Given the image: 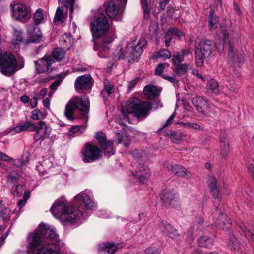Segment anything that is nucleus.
I'll return each instance as SVG.
<instances>
[{
	"mask_svg": "<svg viewBox=\"0 0 254 254\" xmlns=\"http://www.w3.org/2000/svg\"><path fill=\"white\" fill-rule=\"evenodd\" d=\"M90 30L94 38H101L99 45L95 44L94 50L98 51L99 57H105L109 50V45L116 38L115 28H110L107 17L100 14L90 23Z\"/></svg>",
	"mask_w": 254,
	"mask_h": 254,
	"instance_id": "obj_1",
	"label": "nucleus"
},
{
	"mask_svg": "<svg viewBox=\"0 0 254 254\" xmlns=\"http://www.w3.org/2000/svg\"><path fill=\"white\" fill-rule=\"evenodd\" d=\"M75 204L77 208L71 207L63 214L61 220L73 224H79L88 216L87 211L93 210L96 208V204L91 198L90 190H85L73 198Z\"/></svg>",
	"mask_w": 254,
	"mask_h": 254,
	"instance_id": "obj_2",
	"label": "nucleus"
},
{
	"mask_svg": "<svg viewBox=\"0 0 254 254\" xmlns=\"http://www.w3.org/2000/svg\"><path fill=\"white\" fill-rule=\"evenodd\" d=\"M27 242L28 251L33 252L43 247L46 249L51 247L52 249L48 250V252H52L56 245L59 246V250L61 243L54 229L43 223L39 224L38 230L29 234Z\"/></svg>",
	"mask_w": 254,
	"mask_h": 254,
	"instance_id": "obj_3",
	"label": "nucleus"
},
{
	"mask_svg": "<svg viewBox=\"0 0 254 254\" xmlns=\"http://www.w3.org/2000/svg\"><path fill=\"white\" fill-rule=\"evenodd\" d=\"M151 108V105L149 102H141L138 99L132 98L128 100L127 103V113H126L123 110L121 112L123 119L130 123V117L137 118H146Z\"/></svg>",
	"mask_w": 254,
	"mask_h": 254,
	"instance_id": "obj_4",
	"label": "nucleus"
},
{
	"mask_svg": "<svg viewBox=\"0 0 254 254\" xmlns=\"http://www.w3.org/2000/svg\"><path fill=\"white\" fill-rule=\"evenodd\" d=\"M76 109L81 112L82 118L87 121L89 111V101L86 96L75 97L70 100L65 108L66 117L69 120L72 119L74 112Z\"/></svg>",
	"mask_w": 254,
	"mask_h": 254,
	"instance_id": "obj_5",
	"label": "nucleus"
},
{
	"mask_svg": "<svg viewBox=\"0 0 254 254\" xmlns=\"http://www.w3.org/2000/svg\"><path fill=\"white\" fill-rule=\"evenodd\" d=\"M146 44V40L144 38H141L135 46L130 43L125 48L118 47L114 52V56L119 60L126 57L129 58V61L132 60L137 61L142 53L143 47Z\"/></svg>",
	"mask_w": 254,
	"mask_h": 254,
	"instance_id": "obj_6",
	"label": "nucleus"
},
{
	"mask_svg": "<svg viewBox=\"0 0 254 254\" xmlns=\"http://www.w3.org/2000/svg\"><path fill=\"white\" fill-rule=\"evenodd\" d=\"M0 49V70L1 73L7 76L14 74L18 70V63L13 55L5 53L2 55Z\"/></svg>",
	"mask_w": 254,
	"mask_h": 254,
	"instance_id": "obj_7",
	"label": "nucleus"
},
{
	"mask_svg": "<svg viewBox=\"0 0 254 254\" xmlns=\"http://www.w3.org/2000/svg\"><path fill=\"white\" fill-rule=\"evenodd\" d=\"M212 51V43L209 40H203L195 46L196 64L198 66L203 64L204 60L209 57Z\"/></svg>",
	"mask_w": 254,
	"mask_h": 254,
	"instance_id": "obj_8",
	"label": "nucleus"
},
{
	"mask_svg": "<svg viewBox=\"0 0 254 254\" xmlns=\"http://www.w3.org/2000/svg\"><path fill=\"white\" fill-rule=\"evenodd\" d=\"M75 0H59V6L57 8L54 18L55 23L63 22L66 19L67 8L70 7V17L73 10Z\"/></svg>",
	"mask_w": 254,
	"mask_h": 254,
	"instance_id": "obj_9",
	"label": "nucleus"
},
{
	"mask_svg": "<svg viewBox=\"0 0 254 254\" xmlns=\"http://www.w3.org/2000/svg\"><path fill=\"white\" fill-rule=\"evenodd\" d=\"M11 16L21 22H27L30 17L31 11L26 5L21 3L10 4Z\"/></svg>",
	"mask_w": 254,
	"mask_h": 254,
	"instance_id": "obj_10",
	"label": "nucleus"
},
{
	"mask_svg": "<svg viewBox=\"0 0 254 254\" xmlns=\"http://www.w3.org/2000/svg\"><path fill=\"white\" fill-rule=\"evenodd\" d=\"M127 0H118L106 7V12L109 17L120 21L122 19L123 8L126 4Z\"/></svg>",
	"mask_w": 254,
	"mask_h": 254,
	"instance_id": "obj_11",
	"label": "nucleus"
},
{
	"mask_svg": "<svg viewBox=\"0 0 254 254\" xmlns=\"http://www.w3.org/2000/svg\"><path fill=\"white\" fill-rule=\"evenodd\" d=\"M101 150L96 146L87 144L81 153V158L85 163H89L98 159L102 154Z\"/></svg>",
	"mask_w": 254,
	"mask_h": 254,
	"instance_id": "obj_12",
	"label": "nucleus"
},
{
	"mask_svg": "<svg viewBox=\"0 0 254 254\" xmlns=\"http://www.w3.org/2000/svg\"><path fill=\"white\" fill-rule=\"evenodd\" d=\"M70 207L67 201L64 196L57 199L51 208V212L56 218L61 219Z\"/></svg>",
	"mask_w": 254,
	"mask_h": 254,
	"instance_id": "obj_13",
	"label": "nucleus"
},
{
	"mask_svg": "<svg viewBox=\"0 0 254 254\" xmlns=\"http://www.w3.org/2000/svg\"><path fill=\"white\" fill-rule=\"evenodd\" d=\"M36 131L34 140L35 141H43L49 138L52 128L45 122L41 121L38 123Z\"/></svg>",
	"mask_w": 254,
	"mask_h": 254,
	"instance_id": "obj_14",
	"label": "nucleus"
},
{
	"mask_svg": "<svg viewBox=\"0 0 254 254\" xmlns=\"http://www.w3.org/2000/svg\"><path fill=\"white\" fill-rule=\"evenodd\" d=\"M54 62L51 56L44 57L35 62L36 71L38 73L49 72L52 70L51 64Z\"/></svg>",
	"mask_w": 254,
	"mask_h": 254,
	"instance_id": "obj_15",
	"label": "nucleus"
},
{
	"mask_svg": "<svg viewBox=\"0 0 254 254\" xmlns=\"http://www.w3.org/2000/svg\"><path fill=\"white\" fill-rule=\"evenodd\" d=\"M26 29L30 42H40L43 40L42 33L38 26L28 24L26 25Z\"/></svg>",
	"mask_w": 254,
	"mask_h": 254,
	"instance_id": "obj_16",
	"label": "nucleus"
},
{
	"mask_svg": "<svg viewBox=\"0 0 254 254\" xmlns=\"http://www.w3.org/2000/svg\"><path fill=\"white\" fill-rule=\"evenodd\" d=\"M206 89L208 93L209 94H217L220 93H224L226 95L230 94V90H228L227 87L221 88L218 85V82L214 79H211L209 80L207 84Z\"/></svg>",
	"mask_w": 254,
	"mask_h": 254,
	"instance_id": "obj_17",
	"label": "nucleus"
},
{
	"mask_svg": "<svg viewBox=\"0 0 254 254\" xmlns=\"http://www.w3.org/2000/svg\"><path fill=\"white\" fill-rule=\"evenodd\" d=\"M92 78L88 75L78 77L75 80V87L77 90H88L92 85Z\"/></svg>",
	"mask_w": 254,
	"mask_h": 254,
	"instance_id": "obj_18",
	"label": "nucleus"
},
{
	"mask_svg": "<svg viewBox=\"0 0 254 254\" xmlns=\"http://www.w3.org/2000/svg\"><path fill=\"white\" fill-rule=\"evenodd\" d=\"M159 230L164 235L173 239L179 236L177 230L167 222L162 221L159 224Z\"/></svg>",
	"mask_w": 254,
	"mask_h": 254,
	"instance_id": "obj_19",
	"label": "nucleus"
},
{
	"mask_svg": "<svg viewBox=\"0 0 254 254\" xmlns=\"http://www.w3.org/2000/svg\"><path fill=\"white\" fill-rule=\"evenodd\" d=\"M37 125L30 121L17 126L11 130L12 134L18 133L22 131L32 132L36 130Z\"/></svg>",
	"mask_w": 254,
	"mask_h": 254,
	"instance_id": "obj_20",
	"label": "nucleus"
},
{
	"mask_svg": "<svg viewBox=\"0 0 254 254\" xmlns=\"http://www.w3.org/2000/svg\"><path fill=\"white\" fill-rule=\"evenodd\" d=\"M192 102L197 110L201 113H204L209 107L207 101L201 96L193 98Z\"/></svg>",
	"mask_w": 254,
	"mask_h": 254,
	"instance_id": "obj_21",
	"label": "nucleus"
},
{
	"mask_svg": "<svg viewBox=\"0 0 254 254\" xmlns=\"http://www.w3.org/2000/svg\"><path fill=\"white\" fill-rule=\"evenodd\" d=\"M160 92L159 88L152 85H147L144 87L143 89L144 94L148 99H154L160 94Z\"/></svg>",
	"mask_w": 254,
	"mask_h": 254,
	"instance_id": "obj_22",
	"label": "nucleus"
},
{
	"mask_svg": "<svg viewBox=\"0 0 254 254\" xmlns=\"http://www.w3.org/2000/svg\"><path fill=\"white\" fill-rule=\"evenodd\" d=\"M99 254H113L117 247L113 243H104L99 245Z\"/></svg>",
	"mask_w": 254,
	"mask_h": 254,
	"instance_id": "obj_23",
	"label": "nucleus"
},
{
	"mask_svg": "<svg viewBox=\"0 0 254 254\" xmlns=\"http://www.w3.org/2000/svg\"><path fill=\"white\" fill-rule=\"evenodd\" d=\"M185 56H190V59H191L192 56L189 50H184L181 53L177 52L173 56L172 60L175 65H179L180 63L184 60Z\"/></svg>",
	"mask_w": 254,
	"mask_h": 254,
	"instance_id": "obj_24",
	"label": "nucleus"
},
{
	"mask_svg": "<svg viewBox=\"0 0 254 254\" xmlns=\"http://www.w3.org/2000/svg\"><path fill=\"white\" fill-rule=\"evenodd\" d=\"M207 184L213 196L215 198H218L219 190L217 187L216 178L213 176H210L208 179Z\"/></svg>",
	"mask_w": 254,
	"mask_h": 254,
	"instance_id": "obj_25",
	"label": "nucleus"
},
{
	"mask_svg": "<svg viewBox=\"0 0 254 254\" xmlns=\"http://www.w3.org/2000/svg\"><path fill=\"white\" fill-rule=\"evenodd\" d=\"M161 198L165 204H171V202L177 198V194L173 191L164 190L161 193Z\"/></svg>",
	"mask_w": 254,
	"mask_h": 254,
	"instance_id": "obj_26",
	"label": "nucleus"
},
{
	"mask_svg": "<svg viewBox=\"0 0 254 254\" xmlns=\"http://www.w3.org/2000/svg\"><path fill=\"white\" fill-rule=\"evenodd\" d=\"M168 168L169 170H171L174 174L177 175L178 176L184 178H189L190 177L186 169L181 165H170V166L168 167Z\"/></svg>",
	"mask_w": 254,
	"mask_h": 254,
	"instance_id": "obj_27",
	"label": "nucleus"
},
{
	"mask_svg": "<svg viewBox=\"0 0 254 254\" xmlns=\"http://www.w3.org/2000/svg\"><path fill=\"white\" fill-rule=\"evenodd\" d=\"M166 137L170 138L171 141L174 143H178L183 140L184 134L181 131H172L167 132L165 134Z\"/></svg>",
	"mask_w": 254,
	"mask_h": 254,
	"instance_id": "obj_28",
	"label": "nucleus"
},
{
	"mask_svg": "<svg viewBox=\"0 0 254 254\" xmlns=\"http://www.w3.org/2000/svg\"><path fill=\"white\" fill-rule=\"evenodd\" d=\"M178 124L183 127L186 129H194L199 131H203L204 127L200 125L193 122H180Z\"/></svg>",
	"mask_w": 254,
	"mask_h": 254,
	"instance_id": "obj_29",
	"label": "nucleus"
},
{
	"mask_svg": "<svg viewBox=\"0 0 254 254\" xmlns=\"http://www.w3.org/2000/svg\"><path fill=\"white\" fill-rule=\"evenodd\" d=\"M73 39L70 35L67 34H64L61 37L59 42L61 46L64 48L69 49L73 43Z\"/></svg>",
	"mask_w": 254,
	"mask_h": 254,
	"instance_id": "obj_30",
	"label": "nucleus"
},
{
	"mask_svg": "<svg viewBox=\"0 0 254 254\" xmlns=\"http://www.w3.org/2000/svg\"><path fill=\"white\" fill-rule=\"evenodd\" d=\"M228 55L232 61L236 63L240 66L243 62V59L241 55H235L233 47L230 45L228 49Z\"/></svg>",
	"mask_w": 254,
	"mask_h": 254,
	"instance_id": "obj_31",
	"label": "nucleus"
},
{
	"mask_svg": "<svg viewBox=\"0 0 254 254\" xmlns=\"http://www.w3.org/2000/svg\"><path fill=\"white\" fill-rule=\"evenodd\" d=\"M220 153L223 157L227 156L229 153V145L225 137H221L220 141Z\"/></svg>",
	"mask_w": 254,
	"mask_h": 254,
	"instance_id": "obj_32",
	"label": "nucleus"
},
{
	"mask_svg": "<svg viewBox=\"0 0 254 254\" xmlns=\"http://www.w3.org/2000/svg\"><path fill=\"white\" fill-rule=\"evenodd\" d=\"M86 126H73L68 130V134L70 136H75L82 133L86 129Z\"/></svg>",
	"mask_w": 254,
	"mask_h": 254,
	"instance_id": "obj_33",
	"label": "nucleus"
},
{
	"mask_svg": "<svg viewBox=\"0 0 254 254\" xmlns=\"http://www.w3.org/2000/svg\"><path fill=\"white\" fill-rule=\"evenodd\" d=\"M136 176L139 182L144 183L148 179L149 176V170L147 167L144 168L136 172Z\"/></svg>",
	"mask_w": 254,
	"mask_h": 254,
	"instance_id": "obj_34",
	"label": "nucleus"
},
{
	"mask_svg": "<svg viewBox=\"0 0 254 254\" xmlns=\"http://www.w3.org/2000/svg\"><path fill=\"white\" fill-rule=\"evenodd\" d=\"M44 13L42 9H38L34 14L33 20L35 25H38L44 21Z\"/></svg>",
	"mask_w": 254,
	"mask_h": 254,
	"instance_id": "obj_35",
	"label": "nucleus"
},
{
	"mask_svg": "<svg viewBox=\"0 0 254 254\" xmlns=\"http://www.w3.org/2000/svg\"><path fill=\"white\" fill-rule=\"evenodd\" d=\"M209 27L210 29H216L219 24L218 18L214 15L213 11L211 10L209 15Z\"/></svg>",
	"mask_w": 254,
	"mask_h": 254,
	"instance_id": "obj_36",
	"label": "nucleus"
},
{
	"mask_svg": "<svg viewBox=\"0 0 254 254\" xmlns=\"http://www.w3.org/2000/svg\"><path fill=\"white\" fill-rule=\"evenodd\" d=\"M65 56V52L64 50L60 48H55L53 50L52 52L53 59L54 58L58 61L62 60Z\"/></svg>",
	"mask_w": 254,
	"mask_h": 254,
	"instance_id": "obj_37",
	"label": "nucleus"
},
{
	"mask_svg": "<svg viewBox=\"0 0 254 254\" xmlns=\"http://www.w3.org/2000/svg\"><path fill=\"white\" fill-rule=\"evenodd\" d=\"M66 75L65 73H61L59 74L56 80L50 86V89L52 91H55L60 86Z\"/></svg>",
	"mask_w": 254,
	"mask_h": 254,
	"instance_id": "obj_38",
	"label": "nucleus"
},
{
	"mask_svg": "<svg viewBox=\"0 0 254 254\" xmlns=\"http://www.w3.org/2000/svg\"><path fill=\"white\" fill-rule=\"evenodd\" d=\"M11 210L8 208H0V220L7 221L9 220Z\"/></svg>",
	"mask_w": 254,
	"mask_h": 254,
	"instance_id": "obj_39",
	"label": "nucleus"
},
{
	"mask_svg": "<svg viewBox=\"0 0 254 254\" xmlns=\"http://www.w3.org/2000/svg\"><path fill=\"white\" fill-rule=\"evenodd\" d=\"M178 67L175 69V73L178 76L186 73L189 69L190 65L186 64H181L177 65Z\"/></svg>",
	"mask_w": 254,
	"mask_h": 254,
	"instance_id": "obj_40",
	"label": "nucleus"
},
{
	"mask_svg": "<svg viewBox=\"0 0 254 254\" xmlns=\"http://www.w3.org/2000/svg\"><path fill=\"white\" fill-rule=\"evenodd\" d=\"M212 241L208 236H202L198 239V245L200 247H208L212 245Z\"/></svg>",
	"mask_w": 254,
	"mask_h": 254,
	"instance_id": "obj_41",
	"label": "nucleus"
},
{
	"mask_svg": "<svg viewBox=\"0 0 254 254\" xmlns=\"http://www.w3.org/2000/svg\"><path fill=\"white\" fill-rule=\"evenodd\" d=\"M44 114L39 109H35L31 112V118L34 120H39L45 118Z\"/></svg>",
	"mask_w": 254,
	"mask_h": 254,
	"instance_id": "obj_42",
	"label": "nucleus"
},
{
	"mask_svg": "<svg viewBox=\"0 0 254 254\" xmlns=\"http://www.w3.org/2000/svg\"><path fill=\"white\" fill-rule=\"evenodd\" d=\"M116 135L118 143H123L125 146H129L130 141L127 135H123L118 132L116 133Z\"/></svg>",
	"mask_w": 254,
	"mask_h": 254,
	"instance_id": "obj_43",
	"label": "nucleus"
},
{
	"mask_svg": "<svg viewBox=\"0 0 254 254\" xmlns=\"http://www.w3.org/2000/svg\"><path fill=\"white\" fill-rule=\"evenodd\" d=\"M171 53L167 49H162L156 52L154 56L156 58H162L164 60L168 59L171 57Z\"/></svg>",
	"mask_w": 254,
	"mask_h": 254,
	"instance_id": "obj_44",
	"label": "nucleus"
},
{
	"mask_svg": "<svg viewBox=\"0 0 254 254\" xmlns=\"http://www.w3.org/2000/svg\"><path fill=\"white\" fill-rule=\"evenodd\" d=\"M104 88L102 92L103 94L106 92L108 95H110L114 92L113 86L111 83L107 79L104 80Z\"/></svg>",
	"mask_w": 254,
	"mask_h": 254,
	"instance_id": "obj_45",
	"label": "nucleus"
},
{
	"mask_svg": "<svg viewBox=\"0 0 254 254\" xmlns=\"http://www.w3.org/2000/svg\"><path fill=\"white\" fill-rule=\"evenodd\" d=\"M103 150L107 153H111L113 154V143L110 141H105L104 143L100 144Z\"/></svg>",
	"mask_w": 254,
	"mask_h": 254,
	"instance_id": "obj_46",
	"label": "nucleus"
},
{
	"mask_svg": "<svg viewBox=\"0 0 254 254\" xmlns=\"http://www.w3.org/2000/svg\"><path fill=\"white\" fill-rule=\"evenodd\" d=\"M50 249H52L51 247H48V249H45V247H43L41 250H40L37 254H58V251H59V246L56 245L55 246V249L53 250V251L51 253L50 252H48V250H50Z\"/></svg>",
	"mask_w": 254,
	"mask_h": 254,
	"instance_id": "obj_47",
	"label": "nucleus"
},
{
	"mask_svg": "<svg viewBox=\"0 0 254 254\" xmlns=\"http://www.w3.org/2000/svg\"><path fill=\"white\" fill-rule=\"evenodd\" d=\"M203 220L202 218L198 217L194 222L193 228H196V231H200L202 229V224Z\"/></svg>",
	"mask_w": 254,
	"mask_h": 254,
	"instance_id": "obj_48",
	"label": "nucleus"
},
{
	"mask_svg": "<svg viewBox=\"0 0 254 254\" xmlns=\"http://www.w3.org/2000/svg\"><path fill=\"white\" fill-rule=\"evenodd\" d=\"M173 34L170 29L166 32L165 35V43L166 47H168L172 38Z\"/></svg>",
	"mask_w": 254,
	"mask_h": 254,
	"instance_id": "obj_49",
	"label": "nucleus"
},
{
	"mask_svg": "<svg viewBox=\"0 0 254 254\" xmlns=\"http://www.w3.org/2000/svg\"><path fill=\"white\" fill-rule=\"evenodd\" d=\"M142 8L143 9V11L145 13V16H146V15H148L149 13V8L148 7V4L149 2V0H141Z\"/></svg>",
	"mask_w": 254,
	"mask_h": 254,
	"instance_id": "obj_50",
	"label": "nucleus"
},
{
	"mask_svg": "<svg viewBox=\"0 0 254 254\" xmlns=\"http://www.w3.org/2000/svg\"><path fill=\"white\" fill-rule=\"evenodd\" d=\"M224 218L223 216H221L220 220H219L218 222H216V225L222 229H224V226L227 225V228H228L230 223L229 220H227L226 222H224L222 221V219Z\"/></svg>",
	"mask_w": 254,
	"mask_h": 254,
	"instance_id": "obj_51",
	"label": "nucleus"
},
{
	"mask_svg": "<svg viewBox=\"0 0 254 254\" xmlns=\"http://www.w3.org/2000/svg\"><path fill=\"white\" fill-rule=\"evenodd\" d=\"M18 178V175L16 173H11L7 177L8 182L14 183Z\"/></svg>",
	"mask_w": 254,
	"mask_h": 254,
	"instance_id": "obj_52",
	"label": "nucleus"
},
{
	"mask_svg": "<svg viewBox=\"0 0 254 254\" xmlns=\"http://www.w3.org/2000/svg\"><path fill=\"white\" fill-rule=\"evenodd\" d=\"M96 138L98 140L100 144L104 143V142L107 140L106 139L105 134L101 132H99L96 133Z\"/></svg>",
	"mask_w": 254,
	"mask_h": 254,
	"instance_id": "obj_53",
	"label": "nucleus"
},
{
	"mask_svg": "<svg viewBox=\"0 0 254 254\" xmlns=\"http://www.w3.org/2000/svg\"><path fill=\"white\" fill-rule=\"evenodd\" d=\"M171 31L173 34V35H175L179 39L181 38L183 36H184V33L179 31L178 29L176 28H170Z\"/></svg>",
	"mask_w": 254,
	"mask_h": 254,
	"instance_id": "obj_54",
	"label": "nucleus"
},
{
	"mask_svg": "<svg viewBox=\"0 0 254 254\" xmlns=\"http://www.w3.org/2000/svg\"><path fill=\"white\" fill-rule=\"evenodd\" d=\"M145 254H160L159 251L155 248H148L145 252Z\"/></svg>",
	"mask_w": 254,
	"mask_h": 254,
	"instance_id": "obj_55",
	"label": "nucleus"
},
{
	"mask_svg": "<svg viewBox=\"0 0 254 254\" xmlns=\"http://www.w3.org/2000/svg\"><path fill=\"white\" fill-rule=\"evenodd\" d=\"M11 164L14 166H15L17 167H21L24 162L20 159H13V160L11 161Z\"/></svg>",
	"mask_w": 254,
	"mask_h": 254,
	"instance_id": "obj_56",
	"label": "nucleus"
},
{
	"mask_svg": "<svg viewBox=\"0 0 254 254\" xmlns=\"http://www.w3.org/2000/svg\"><path fill=\"white\" fill-rule=\"evenodd\" d=\"M164 64H159L157 67L156 68V70H155V73L156 74H158V75H160L163 70H164Z\"/></svg>",
	"mask_w": 254,
	"mask_h": 254,
	"instance_id": "obj_57",
	"label": "nucleus"
},
{
	"mask_svg": "<svg viewBox=\"0 0 254 254\" xmlns=\"http://www.w3.org/2000/svg\"><path fill=\"white\" fill-rule=\"evenodd\" d=\"M0 159L2 160L5 161H10L11 162L12 160H13V158L9 157L6 154L1 153L0 155Z\"/></svg>",
	"mask_w": 254,
	"mask_h": 254,
	"instance_id": "obj_58",
	"label": "nucleus"
},
{
	"mask_svg": "<svg viewBox=\"0 0 254 254\" xmlns=\"http://www.w3.org/2000/svg\"><path fill=\"white\" fill-rule=\"evenodd\" d=\"M37 105V96H34L30 100V105L31 106V108H35Z\"/></svg>",
	"mask_w": 254,
	"mask_h": 254,
	"instance_id": "obj_59",
	"label": "nucleus"
},
{
	"mask_svg": "<svg viewBox=\"0 0 254 254\" xmlns=\"http://www.w3.org/2000/svg\"><path fill=\"white\" fill-rule=\"evenodd\" d=\"M175 117V115H174V113H173L170 117L166 121L165 123L163 125V127L164 128V127H167L168 125H169L172 122V121H173V119H174Z\"/></svg>",
	"mask_w": 254,
	"mask_h": 254,
	"instance_id": "obj_60",
	"label": "nucleus"
},
{
	"mask_svg": "<svg viewBox=\"0 0 254 254\" xmlns=\"http://www.w3.org/2000/svg\"><path fill=\"white\" fill-rule=\"evenodd\" d=\"M244 228L243 229V231L245 233L247 236H250L253 235V231H252L250 228L248 229L247 227L244 226Z\"/></svg>",
	"mask_w": 254,
	"mask_h": 254,
	"instance_id": "obj_61",
	"label": "nucleus"
},
{
	"mask_svg": "<svg viewBox=\"0 0 254 254\" xmlns=\"http://www.w3.org/2000/svg\"><path fill=\"white\" fill-rule=\"evenodd\" d=\"M43 104L44 106L47 108H50V100L48 98H46L43 100Z\"/></svg>",
	"mask_w": 254,
	"mask_h": 254,
	"instance_id": "obj_62",
	"label": "nucleus"
},
{
	"mask_svg": "<svg viewBox=\"0 0 254 254\" xmlns=\"http://www.w3.org/2000/svg\"><path fill=\"white\" fill-rule=\"evenodd\" d=\"M138 81V80L137 79H135L129 83V85H128V88H129V90H131V89H132L133 88H134L135 87V86L137 84Z\"/></svg>",
	"mask_w": 254,
	"mask_h": 254,
	"instance_id": "obj_63",
	"label": "nucleus"
},
{
	"mask_svg": "<svg viewBox=\"0 0 254 254\" xmlns=\"http://www.w3.org/2000/svg\"><path fill=\"white\" fill-rule=\"evenodd\" d=\"M249 173L253 176L254 179V165L251 164L249 167Z\"/></svg>",
	"mask_w": 254,
	"mask_h": 254,
	"instance_id": "obj_64",
	"label": "nucleus"
}]
</instances>
